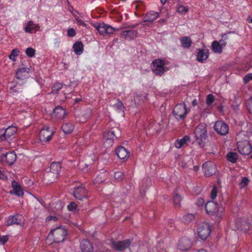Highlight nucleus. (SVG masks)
<instances>
[{"label":"nucleus","instance_id":"f257e3e1","mask_svg":"<svg viewBox=\"0 0 252 252\" xmlns=\"http://www.w3.org/2000/svg\"><path fill=\"white\" fill-rule=\"evenodd\" d=\"M126 24H124L120 28H115L112 26L107 25L104 23H95L94 24V27L97 31L100 34L102 35H107L114 33L116 32L119 31L122 29L128 28Z\"/></svg>","mask_w":252,"mask_h":252},{"label":"nucleus","instance_id":"f03ea898","mask_svg":"<svg viewBox=\"0 0 252 252\" xmlns=\"http://www.w3.org/2000/svg\"><path fill=\"white\" fill-rule=\"evenodd\" d=\"M194 134L196 142L201 147H203L207 139L206 125L200 124L196 126L194 130Z\"/></svg>","mask_w":252,"mask_h":252},{"label":"nucleus","instance_id":"7ed1b4c3","mask_svg":"<svg viewBox=\"0 0 252 252\" xmlns=\"http://www.w3.org/2000/svg\"><path fill=\"white\" fill-rule=\"evenodd\" d=\"M121 134V130L118 127L112 128L110 131L105 132L103 136L104 144L106 146H112L114 140L120 137Z\"/></svg>","mask_w":252,"mask_h":252},{"label":"nucleus","instance_id":"20e7f679","mask_svg":"<svg viewBox=\"0 0 252 252\" xmlns=\"http://www.w3.org/2000/svg\"><path fill=\"white\" fill-rule=\"evenodd\" d=\"M66 234V230L65 229L58 227L50 231L47 236V240L53 239L54 242L59 243L65 239Z\"/></svg>","mask_w":252,"mask_h":252},{"label":"nucleus","instance_id":"39448f33","mask_svg":"<svg viewBox=\"0 0 252 252\" xmlns=\"http://www.w3.org/2000/svg\"><path fill=\"white\" fill-rule=\"evenodd\" d=\"M211 232V227L208 223L203 222L198 225L197 234L202 240H206L210 236Z\"/></svg>","mask_w":252,"mask_h":252},{"label":"nucleus","instance_id":"423d86ee","mask_svg":"<svg viewBox=\"0 0 252 252\" xmlns=\"http://www.w3.org/2000/svg\"><path fill=\"white\" fill-rule=\"evenodd\" d=\"M131 243L129 239H126L123 241H115L112 240L111 242V247L112 249L122 252L128 248Z\"/></svg>","mask_w":252,"mask_h":252},{"label":"nucleus","instance_id":"0eeeda50","mask_svg":"<svg viewBox=\"0 0 252 252\" xmlns=\"http://www.w3.org/2000/svg\"><path fill=\"white\" fill-rule=\"evenodd\" d=\"M188 112L185 103L177 104L173 111L175 118L178 120L184 119Z\"/></svg>","mask_w":252,"mask_h":252},{"label":"nucleus","instance_id":"6e6552de","mask_svg":"<svg viewBox=\"0 0 252 252\" xmlns=\"http://www.w3.org/2000/svg\"><path fill=\"white\" fill-rule=\"evenodd\" d=\"M237 148L239 152L243 155H249L252 152V146L247 140L238 142Z\"/></svg>","mask_w":252,"mask_h":252},{"label":"nucleus","instance_id":"1a4fd4ad","mask_svg":"<svg viewBox=\"0 0 252 252\" xmlns=\"http://www.w3.org/2000/svg\"><path fill=\"white\" fill-rule=\"evenodd\" d=\"M16 159V154L12 151L0 155V162L3 164L12 165Z\"/></svg>","mask_w":252,"mask_h":252},{"label":"nucleus","instance_id":"9d476101","mask_svg":"<svg viewBox=\"0 0 252 252\" xmlns=\"http://www.w3.org/2000/svg\"><path fill=\"white\" fill-rule=\"evenodd\" d=\"M235 224L238 229L245 232L249 230L251 227V223L248 218H238L235 221Z\"/></svg>","mask_w":252,"mask_h":252},{"label":"nucleus","instance_id":"9b49d317","mask_svg":"<svg viewBox=\"0 0 252 252\" xmlns=\"http://www.w3.org/2000/svg\"><path fill=\"white\" fill-rule=\"evenodd\" d=\"M13 224L23 226L25 224L24 217L20 214H16L14 216H10L7 220L6 225L9 226Z\"/></svg>","mask_w":252,"mask_h":252},{"label":"nucleus","instance_id":"f8f14e48","mask_svg":"<svg viewBox=\"0 0 252 252\" xmlns=\"http://www.w3.org/2000/svg\"><path fill=\"white\" fill-rule=\"evenodd\" d=\"M54 132V130L51 129L49 127L45 126L41 129L39 133V139L42 141H49L51 139Z\"/></svg>","mask_w":252,"mask_h":252},{"label":"nucleus","instance_id":"ddd939ff","mask_svg":"<svg viewBox=\"0 0 252 252\" xmlns=\"http://www.w3.org/2000/svg\"><path fill=\"white\" fill-rule=\"evenodd\" d=\"M87 191L82 187H78L74 189L73 193V196L76 199L80 201L87 200Z\"/></svg>","mask_w":252,"mask_h":252},{"label":"nucleus","instance_id":"4468645a","mask_svg":"<svg viewBox=\"0 0 252 252\" xmlns=\"http://www.w3.org/2000/svg\"><path fill=\"white\" fill-rule=\"evenodd\" d=\"M214 129L219 134L224 135L228 132V126L223 121H218L214 125Z\"/></svg>","mask_w":252,"mask_h":252},{"label":"nucleus","instance_id":"2eb2a0df","mask_svg":"<svg viewBox=\"0 0 252 252\" xmlns=\"http://www.w3.org/2000/svg\"><path fill=\"white\" fill-rule=\"evenodd\" d=\"M202 168L204 171L205 175L210 177L215 174L217 171L216 165L211 162H206L203 164Z\"/></svg>","mask_w":252,"mask_h":252},{"label":"nucleus","instance_id":"dca6fc26","mask_svg":"<svg viewBox=\"0 0 252 252\" xmlns=\"http://www.w3.org/2000/svg\"><path fill=\"white\" fill-rule=\"evenodd\" d=\"M66 115V112L61 106L56 107L53 111L52 118L55 120H61L63 119Z\"/></svg>","mask_w":252,"mask_h":252},{"label":"nucleus","instance_id":"f3484780","mask_svg":"<svg viewBox=\"0 0 252 252\" xmlns=\"http://www.w3.org/2000/svg\"><path fill=\"white\" fill-rule=\"evenodd\" d=\"M61 169V164L59 162H53L50 165V173L48 176L54 179H57Z\"/></svg>","mask_w":252,"mask_h":252},{"label":"nucleus","instance_id":"a211bd4d","mask_svg":"<svg viewBox=\"0 0 252 252\" xmlns=\"http://www.w3.org/2000/svg\"><path fill=\"white\" fill-rule=\"evenodd\" d=\"M17 130L16 126H11L7 127L5 132L0 135V141L6 140L14 134Z\"/></svg>","mask_w":252,"mask_h":252},{"label":"nucleus","instance_id":"6ab92c4d","mask_svg":"<svg viewBox=\"0 0 252 252\" xmlns=\"http://www.w3.org/2000/svg\"><path fill=\"white\" fill-rule=\"evenodd\" d=\"M192 245V242L189 239L183 237L179 242L178 248L181 251H187L190 249Z\"/></svg>","mask_w":252,"mask_h":252},{"label":"nucleus","instance_id":"aec40b11","mask_svg":"<svg viewBox=\"0 0 252 252\" xmlns=\"http://www.w3.org/2000/svg\"><path fill=\"white\" fill-rule=\"evenodd\" d=\"M205 210L208 214L213 215L218 211V204L214 201H208L205 204Z\"/></svg>","mask_w":252,"mask_h":252},{"label":"nucleus","instance_id":"412c9836","mask_svg":"<svg viewBox=\"0 0 252 252\" xmlns=\"http://www.w3.org/2000/svg\"><path fill=\"white\" fill-rule=\"evenodd\" d=\"M82 252H93L94 248L92 244L87 239L83 240L80 246Z\"/></svg>","mask_w":252,"mask_h":252},{"label":"nucleus","instance_id":"4be33fe9","mask_svg":"<svg viewBox=\"0 0 252 252\" xmlns=\"http://www.w3.org/2000/svg\"><path fill=\"white\" fill-rule=\"evenodd\" d=\"M118 157L122 159H127L129 157V152L124 147L120 146L116 150Z\"/></svg>","mask_w":252,"mask_h":252},{"label":"nucleus","instance_id":"5701e85b","mask_svg":"<svg viewBox=\"0 0 252 252\" xmlns=\"http://www.w3.org/2000/svg\"><path fill=\"white\" fill-rule=\"evenodd\" d=\"M137 32L135 30H126L121 33V36L126 39L131 40L137 37Z\"/></svg>","mask_w":252,"mask_h":252},{"label":"nucleus","instance_id":"b1692460","mask_svg":"<svg viewBox=\"0 0 252 252\" xmlns=\"http://www.w3.org/2000/svg\"><path fill=\"white\" fill-rule=\"evenodd\" d=\"M209 56V51L207 49H198L197 54V60L200 62L203 63L204 61L206 60Z\"/></svg>","mask_w":252,"mask_h":252},{"label":"nucleus","instance_id":"393cba45","mask_svg":"<svg viewBox=\"0 0 252 252\" xmlns=\"http://www.w3.org/2000/svg\"><path fill=\"white\" fill-rule=\"evenodd\" d=\"M159 16V13L154 11H150L148 12L144 18V22H149L151 24L157 19Z\"/></svg>","mask_w":252,"mask_h":252},{"label":"nucleus","instance_id":"a878e982","mask_svg":"<svg viewBox=\"0 0 252 252\" xmlns=\"http://www.w3.org/2000/svg\"><path fill=\"white\" fill-rule=\"evenodd\" d=\"M12 187L13 190H11L10 193L11 194H15L18 196H21L23 195V191L21 188L20 185L16 181H14L12 183Z\"/></svg>","mask_w":252,"mask_h":252},{"label":"nucleus","instance_id":"bb28decb","mask_svg":"<svg viewBox=\"0 0 252 252\" xmlns=\"http://www.w3.org/2000/svg\"><path fill=\"white\" fill-rule=\"evenodd\" d=\"M190 141V138L188 135H185L183 138L177 140L175 142V146L177 148H181L187 144L188 142Z\"/></svg>","mask_w":252,"mask_h":252},{"label":"nucleus","instance_id":"cd10ccee","mask_svg":"<svg viewBox=\"0 0 252 252\" xmlns=\"http://www.w3.org/2000/svg\"><path fill=\"white\" fill-rule=\"evenodd\" d=\"M39 28L38 25L34 24L32 21H29L25 28V30L27 32L33 33L38 30Z\"/></svg>","mask_w":252,"mask_h":252},{"label":"nucleus","instance_id":"c85d7f7f","mask_svg":"<svg viewBox=\"0 0 252 252\" xmlns=\"http://www.w3.org/2000/svg\"><path fill=\"white\" fill-rule=\"evenodd\" d=\"M74 128L73 124L69 122L64 123L62 126V130L65 134L71 133L73 131Z\"/></svg>","mask_w":252,"mask_h":252},{"label":"nucleus","instance_id":"c756f323","mask_svg":"<svg viewBox=\"0 0 252 252\" xmlns=\"http://www.w3.org/2000/svg\"><path fill=\"white\" fill-rule=\"evenodd\" d=\"M181 46L184 48H188L191 46L192 44L191 39L189 37L184 36L180 38Z\"/></svg>","mask_w":252,"mask_h":252},{"label":"nucleus","instance_id":"7c9ffc66","mask_svg":"<svg viewBox=\"0 0 252 252\" xmlns=\"http://www.w3.org/2000/svg\"><path fill=\"white\" fill-rule=\"evenodd\" d=\"M73 48L75 54L80 55L83 52V44L81 42L77 41L74 44Z\"/></svg>","mask_w":252,"mask_h":252},{"label":"nucleus","instance_id":"2f4dec72","mask_svg":"<svg viewBox=\"0 0 252 252\" xmlns=\"http://www.w3.org/2000/svg\"><path fill=\"white\" fill-rule=\"evenodd\" d=\"M29 68L23 67L17 70L16 73V77L18 79H23L26 76V74L29 72Z\"/></svg>","mask_w":252,"mask_h":252},{"label":"nucleus","instance_id":"473e14b6","mask_svg":"<svg viewBox=\"0 0 252 252\" xmlns=\"http://www.w3.org/2000/svg\"><path fill=\"white\" fill-rule=\"evenodd\" d=\"M212 49L215 53H221L222 51V46L217 41H214L212 42Z\"/></svg>","mask_w":252,"mask_h":252},{"label":"nucleus","instance_id":"72a5a7b5","mask_svg":"<svg viewBox=\"0 0 252 252\" xmlns=\"http://www.w3.org/2000/svg\"><path fill=\"white\" fill-rule=\"evenodd\" d=\"M114 109L119 112H121L123 115L124 113V106L122 101L119 100H117V103L113 105Z\"/></svg>","mask_w":252,"mask_h":252},{"label":"nucleus","instance_id":"f704fd0d","mask_svg":"<svg viewBox=\"0 0 252 252\" xmlns=\"http://www.w3.org/2000/svg\"><path fill=\"white\" fill-rule=\"evenodd\" d=\"M227 160L232 162L235 163L238 158V155L235 152H229L227 154Z\"/></svg>","mask_w":252,"mask_h":252},{"label":"nucleus","instance_id":"c9c22d12","mask_svg":"<svg viewBox=\"0 0 252 252\" xmlns=\"http://www.w3.org/2000/svg\"><path fill=\"white\" fill-rule=\"evenodd\" d=\"M194 220V215L193 214H188L182 217L183 221L187 224L189 223Z\"/></svg>","mask_w":252,"mask_h":252},{"label":"nucleus","instance_id":"e433bc0d","mask_svg":"<svg viewBox=\"0 0 252 252\" xmlns=\"http://www.w3.org/2000/svg\"><path fill=\"white\" fill-rule=\"evenodd\" d=\"M181 201V196L178 193H175L173 196V202L175 208H178L180 207Z\"/></svg>","mask_w":252,"mask_h":252},{"label":"nucleus","instance_id":"4c0bfd02","mask_svg":"<svg viewBox=\"0 0 252 252\" xmlns=\"http://www.w3.org/2000/svg\"><path fill=\"white\" fill-rule=\"evenodd\" d=\"M165 63L164 62L160 59H157L154 60L152 63V67H163Z\"/></svg>","mask_w":252,"mask_h":252},{"label":"nucleus","instance_id":"58836bf2","mask_svg":"<svg viewBox=\"0 0 252 252\" xmlns=\"http://www.w3.org/2000/svg\"><path fill=\"white\" fill-rule=\"evenodd\" d=\"M152 69L155 74L160 76L163 74L165 71V69L164 67L157 68H155V67H152Z\"/></svg>","mask_w":252,"mask_h":252},{"label":"nucleus","instance_id":"ea45409f","mask_svg":"<svg viewBox=\"0 0 252 252\" xmlns=\"http://www.w3.org/2000/svg\"><path fill=\"white\" fill-rule=\"evenodd\" d=\"M20 51L17 49H13L9 56V58L13 62L16 61V57L19 54Z\"/></svg>","mask_w":252,"mask_h":252},{"label":"nucleus","instance_id":"a19ab883","mask_svg":"<svg viewBox=\"0 0 252 252\" xmlns=\"http://www.w3.org/2000/svg\"><path fill=\"white\" fill-rule=\"evenodd\" d=\"M114 178L117 182H121L125 178V175L121 171H117L114 173Z\"/></svg>","mask_w":252,"mask_h":252},{"label":"nucleus","instance_id":"79ce46f5","mask_svg":"<svg viewBox=\"0 0 252 252\" xmlns=\"http://www.w3.org/2000/svg\"><path fill=\"white\" fill-rule=\"evenodd\" d=\"M26 53L29 57H33L35 55V50L31 47H29L26 50Z\"/></svg>","mask_w":252,"mask_h":252},{"label":"nucleus","instance_id":"37998d69","mask_svg":"<svg viewBox=\"0 0 252 252\" xmlns=\"http://www.w3.org/2000/svg\"><path fill=\"white\" fill-rule=\"evenodd\" d=\"M176 11L179 13L185 14L188 12V9L184 6L180 5L177 7Z\"/></svg>","mask_w":252,"mask_h":252},{"label":"nucleus","instance_id":"c03bdc74","mask_svg":"<svg viewBox=\"0 0 252 252\" xmlns=\"http://www.w3.org/2000/svg\"><path fill=\"white\" fill-rule=\"evenodd\" d=\"M246 106L249 112L252 114V98L248 100L246 103Z\"/></svg>","mask_w":252,"mask_h":252},{"label":"nucleus","instance_id":"a18cd8bd","mask_svg":"<svg viewBox=\"0 0 252 252\" xmlns=\"http://www.w3.org/2000/svg\"><path fill=\"white\" fill-rule=\"evenodd\" d=\"M214 101V96L212 94H209L207 96L206 103L208 105H210Z\"/></svg>","mask_w":252,"mask_h":252},{"label":"nucleus","instance_id":"49530a36","mask_svg":"<svg viewBox=\"0 0 252 252\" xmlns=\"http://www.w3.org/2000/svg\"><path fill=\"white\" fill-rule=\"evenodd\" d=\"M63 87V85L59 83L55 84L52 88L53 92H57Z\"/></svg>","mask_w":252,"mask_h":252},{"label":"nucleus","instance_id":"de8ad7c7","mask_svg":"<svg viewBox=\"0 0 252 252\" xmlns=\"http://www.w3.org/2000/svg\"><path fill=\"white\" fill-rule=\"evenodd\" d=\"M248 182V179L246 177H243L242 179L241 182L240 183V185L241 186V187L244 188L247 185Z\"/></svg>","mask_w":252,"mask_h":252},{"label":"nucleus","instance_id":"09e8293b","mask_svg":"<svg viewBox=\"0 0 252 252\" xmlns=\"http://www.w3.org/2000/svg\"><path fill=\"white\" fill-rule=\"evenodd\" d=\"M217 195V189L215 187H214L213 188V189L211 192V197L212 198V199H214L215 198H216Z\"/></svg>","mask_w":252,"mask_h":252},{"label":"nucleus","instance_id":"8fccbe9b","mask_svg":"<svg viewBox=\"0 0 252 252\" xmlns=\"http://www.w3.org/2000/svg\"><path fill=\"white\" fill-rule=\"evenodd\" d=\"M76 34L75 31L73 28H70L67 31V35L70 37L75 36Z\"/></svg>","mask_w":252,"mask_h":252},{"label":"nucleus","instance_id":"3c124183","mask_svg":"<svg viewBox=\"0 0 252 252\" xmlns=\"http://www.w3.org/2000/svg\"><path fill=\"white\" fill-rule=\"evenodd\" d=\"M77 205L74 202H71L69 205L67 206V208L69 210L73 211L76 209Z\"/></svg>","mask_w":252,"mask_h":252},{"label":"nucleus","instance_id":"603ef678","mask_svg":"<svg viewBox=\"0 0 252 252\" xmlns=\"http://www.w3.org/2000/svg\"><path fill=\"white\" fill-rule=\"evenodd\" d=\"M243 79H244V84H247L250 81V80H252L251 74L249 73V74L246 75V76H245Z\"/></svg>","mask_w":252,"mask_h":252},{"label":"nucleus","instance_id":"864d4df0","mask_svg":"<svg viewBox=\"0 0 252 252\" xmlns=\"http://www.w3.org/2000/svg\"><path fill=\"white\" fill-rule=\"evenodd\" d=\"M8 239V237L7 235L0 236V242L2 244H4Z\"/></svg>","mask_w":252,"mask_h":252},{"label":"nucleus","instance_id":"5fc2aeb1","mask_svg":"<svg viewBox=\"0 0 252 252\" xmlns=\"http://www.w3.org/2000/svg\"><path fill=\"white\" fill-rule=\"evenodd\" d=\"M204 200L202 198H199L198 199V200L196 201V205L198 207H201L204 204Z\"/></svg>","mask_w":252,"mask_h":252},{"label":"nucleus","instance_id":"6e6d98bb","mask_svg":"<svg viewBox=\"0 0 252 252\" xmlns=\"http://www.w3.org/2000/svg\"><path fill=\"white\" fill-rule=\"evenodd\" d=\"M58 220V218L56 216H50L46 218V221H49L50 220H53L54 221H57Z\"/></svg>","mask_w":252,"mask_h":252},{"label":"nucleus","instance_id":"4d7b16f0","mask_svg":"<svg viewBox=\"0 0 252 252\" xmlns=\"http://www.w3.org/2000/svg\"><path fill=\"white\" fill-rule=\"evenodd\" d=\"M0 179H2L3 180H7V177L3 174V173L1 172V171L0 170Z\"/></svg>","mask_w":252,"mask_h":252},{"label":"nucleus","instance_id":"13d9d810","mask_svg":"<svg viewBox=\"0 0 252 252\" xmlns=\"http://www.w3.org/2000/svg\"><path fill=\"white\" fill-rule=\"evenodd\" d=\"M76 21L81 25L86 26V24L82 21L79 17H76Z\"/></svg>","mask_w":252,"mask_h":252},{"label":"nucleus","instance_id":"bf43d9fd","mask_svg":"<svg viewBox=\"0 0 252 252\" xmlns=\"http://www.w3.org/2000/svg\"><path fill=\"white\" fill-rule=\"evenodd\" d=\"M219 42H220V45L222 46V48L223 47L225 46V45H226V43L225 42V40H224L223 39H221V40H220Z\"/></svg>","mask_w":252,"mask_h":252},{"label":"nucleus","instance_id":"052dcab7","mask_svg":"<svg viewBox=\"0 0 252 252\" xmlns=\"http://www.w3.org/2000/svg\"><path fill=\"white\" fill-rule=\"evenodd\" d=\"M222 39H223L224 40H226L227 39H228V36L227 35V34H223V35H222Z\"/></svg>","mask_w":252,"mask_h":252},{"label":"nucleus","instance_id":"680f3d73","mask_svg":"<svg viewBox=\"0 0 252 252\" xmlns=\"http://www.w3.org/2000/svg\"><path fill=\"white\" fill-rule=\"evenodd\" d=\"M137 24L129 25V26H127V28L134 29V28H136L137 27Z\"/></svg>","mask_w":252,"mask_h":252},{"label":"nucleus","instance_id":"e2e57ef3","mask_svg":"<svg viewBox=\"0 0 252 252\" xmlns=\"http://www.w3.org/2000/svg\"><path fill=\"white\" fill-rule=\"evenodd\" d=\"M199 166L198 165H195L193 167V169L195 172H197L199 170Z\"/></svg>","mask_w":252,"mask_h":252},{"label":"nucleus","instance_id":"0e129e2a","mask_svg":"<svg viewBox=\"0 0 252 252\" xmlns=\"http://www.w3.org/2000/svg\"><path fill=\"white\" fill-rule=\"evenodd\" d=\"M192 104L193 106H196L197 105V101L196 99H194L193 101H192Z\"/></svg>","mask_w":252,"mask_h":252},{"label":"nucleus","instance_id":"69168bd1","mask_svg":"<svg viewBox=\"0 0 252 252\" xmlns=\"http://www.w3.org/2000/svg\"><path fill=\"white\" fill-rule=\"evenodd\" d=\"M81 166L82 167V169H84L85 168L84 167V166H85V167L87 168L88 165L86 164H82Z\"/></svg>","mask_w":252,"mask_h":252},{"label":"nucleus","instance_id":"338daca9","mask_svg":"<svg viewBox=\"0 0 252 252\" xmlns=\"http://www.w3.org/2000/svg\"><path fill=\"white\" fill-rule=\"evenodd\" d=\"M198 252H207L206 250H205L204 249H201V250H199Z\"/></svg>","mask_w":252,"mask_h":252},{"label":"nucleus","instance_id":"774afa93","mask_svg":"<svg viewBox=\"0 0 252 252\" xmlns=\"http://www.w3.org/2000/svg\"><path fill=\"white\" fill-rule=\"evenodd\" d=\"M160 1L162 4H164L166 3L167 0H160Z\"/></svg>","mask_w":252,"mask_h":252}]
</instances>
